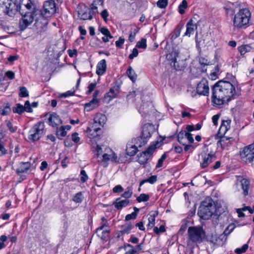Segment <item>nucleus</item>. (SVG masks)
<instances>
[{"mask_svg":"<svg viewBox=\"0 0 254 254\" xmlns=\"http://www.w3.org/2000/svg\"><path fill=\"white\" fill-rule=\"evenodd\" d=\"M100 130V127H95L93 128L90 127L87 128V135L89 139L88 143L91 145L92 148H94V145H96L100 139V135L97 133Z\"/></svg>","mask_w":254,"mask_h":254,"instance_id":"9b49d317","label":"nucleus"},{"mask_svg":"<svg viewBox=\"0 0 254 254\" xmlns=\"http://www.w3.org/2000/svg\"><path fill=\"white\" fill-rule=\"evenodd\" d=\"M101 221V225L97 228L96 231L102 230L105 227H109V224L105 217H102Z\"/></svg>","mask_w":254,"mask_h":254,"instance_id":"a19ab883","label":"nucleus"},{"mask_svg":"<svg viewBox=\"0 0 254 254\" xmlns=\"http://www.w3.org/2000/svg\"><path fill=\"white\" fill-rule=\"evenodd\" d=\"M157 215L158 213L156 212L150 213L149 217L148 218V224L147 225L148 229H151L154 227L155 225V217Z\"/></svg>","mask_w":254,"mask_h":254,"instance_id":"c756f323","label":"nucleus"},{"mask_svg":"<svg viewBox=\"0 0 254 254\" xmlns=\"http://www.w3.org/2000/svg\"><path fill=\"white\" fill-rule=\"evenodd\" d=\"M183 28V25H178L175 28L174 33L172 36V39H176L180 35L181 30Z\"/></svg>","mask_w":254,"mask_h":254,"instance_id":"c9c22d12","label":"nucleus"},{"mask_svg":"<svg viewBox=\"0 0 254 254\" xmlns=\"http://www.w3.org/2000/svg\"><path fill=\"white\" fill-rule=\"evenodd\" d=\"M241 159L246 163H251L254 158V143L245 147L240 151Z\"/></svg>","mask_w":254,"mask_h":254,"instance_id":"9d476101","label":"nucleus"},{"mask_svg":"<svg viewBox=\"0 0 254 254\" xmlns=\"http://www.w3.org/2000/svg\"><path fill=\"white\" fill-rule=\"evenodd\" d=\"M165 230V227L164 225H161L159 228L157 227H155L153 228V232L157 235L159 234L160 233L164 232Z\"/></svg>","mask_w":254,"mask_h":254,"instance_id":"3c124183","label":"nucleus"},{"mask_svg":"<svg viewBox=\"0 0 254 254\" xmlns=\"http://www.w3.org/2000/svg\"><path fill=\"white\" fill-rule=\"evenodd\" d=\"M138 50L136 48H134L132 51V53L129 55V59L132 60L135 57H136L138 56Z\"/></svg>","mask_w":254,"mask_h":254,"instance_id":"052dcab7","label":"nucleus"},{"mask_svg":"<svg viewBox=\"0 0 254 254\" xmlns=\"http://www.w3.org/2000/svg\"><path fill=\"white\" fill-rule=\"evenodd\" d=\"M149 196L148 194H146L145 193H141L140 194L139 196H138L136 198L137 201L138 202H145L149 200Z\"/></svg>","mask_w":254,"mask_h":254,"instance_id":"79ce46f5","label":"nucleus"},{"mask_svg":"<svg viewBox=\"0 0 254 254\" xmlns=\"http://www.w3.org/2000/svg\"><path fill=\"white\" fill-rule=\"evenodd\" d=\"M71 139L75 143H78L80 141V137L78 136V134L76 132L72 133Z\"/></svg>","mask_w":254,"mask_h":254,"instance_id":"680f3d73","label":"nucleus"},{"mask_svg":"<svg viewBox=\"0 0 254 254\" xmlns=\"http://www.w3.org/2000/svg\"><path fill=\"white\" fill-rule=\"evenodd\" d=\"M214 153L210 152L206 153V152L201 153L199 156V160L200 166L202 168L206 167L210 163H211L213 159H215Z\"/></svg>","mask_w":254,"mask_h":254,"instance_id":"4468645a","label":"nucleus"},{"mask_svg":"<svg viewBox=\"0 0 254 254\" xmlns=\"http://www.w3.org/2000/svg\"><path fill=\"white\" fill-rule=\"evenodd\" d=\"M5 76L10 79H13L15 77V74L12 71H7L5 73Z\"/></svg>","mask_w":254,"mask_h":254,"instance_id":"69168bd1","label":"nucleus"},{"mask_svg":"<svg viewBox=\"0 0 254 254\" xmlns=\"http://www.w3.org/2000/svg\"><path fill=\"white\" fill-rule=\"evenodd\" d=\"M188 6V3L186 0H183L182 3L179 5V12L180 14H183L185 13V9Z\"/></svg>","mask_w":254,"mask_h":254,"instance_id":"58836bf2","label":"nucleus"},{"mask_svg":"<svg viewBox=\"0 0 254 254\" xmlns=\"http://www.w3.org/2000/svg\"><path fill=\"white\" fill-rule=\"evenodd\" d=\"M251 13L246 8L239 9L233 19V26L238 29H245L249 26Z\"/></svg>","mask_w":254,"mask_h":254,"instance_id":"f03ea898","label":"nucleus"},{"mask_svg":"<svg viewBox=\"0 0 254 254\" xmlns=\"http://www.w3.org/2000/svg\"><path fill=\"white\" fill-rule=\"evenodd\" d=\"M66 134V131L65 130V127L62 126L60 128L57 130V135L58 137L65 136Z\"/></svg>","mask_w":254,"mask_h":254,"instance_id":"37998d69","label":"nucleus"},{"mask_svg":"<svg viewBox=\"0 0 254 254\" xmlns=\"http://www.w3.org/2000/svg\"><path fill=\"white\" fill-rule=\"evenodd\" d=\"M155 131L154 126L151 124H145L142 127V131L140 136L147 141Z\"/></svg>","mask_w":254,"mask_h":254,"instance_id":"dca6fc26","label":"nucleus"},{"mask_svg":"<svg viewBox=\"0 0 254 254\" xmlns=\"http://www.w3.org/2000/svg\"><path fill=\"white\" fill-rule=\"evenodd\" d=\"M157 181V176H151L148 179L142 180L139 184L140 187L141 186L145 183H149L151 184H153Z\"/></svg>","mask_w":254,"mask_h":254,"instance_id":"72a5a7b5","label":"nucleus"},{"mask_svg":"<svg viewBox=\"0 0 254 254\" xmlns=\"http://www.w3.org/2000/svg\"><path fill=\"white\" fill-rule=\"evenodd\" d=\"M168 5V0H159L157 5L160 8H165Z\"/></svg>","mask_w":254,"mask_h":254,"instance_id":"8fccbe9b","label":"nucleus"},{"mask_svg":"<svg viewBox=\"0 0 254 254\" xmlns=\"http://www.w3.org/2000/svg\"><path fill=\"white\" fill-rule=\"evenodd\" d=\"M96 86V83L95 82L94 83H91L88 85V94H90L94 89V88Z\"/></svg>","mask_w":254,"mask_h":254,"instance_id":"338daca9","label":"nucleus"},{"mask_svg":"<svg viewBox=\"0 0 254 254\" xmlns=\"http://www.w3.org/2000/svg\"><path fill=\"white\" fill-rule=\"evenodd\" d=\"M67 52L70 57H73L74 56H76L77 54V51L76 49H68Z\"/></svg>","mask_w":254,"mask_h":254,"instance_id":"0e129e2a","label":"nucleus"},{"mask_svg":"<svg viewBox=\"0 0 254 254\" xmlns=\"http://www.w3.org/2000/svg\"><path fill=\"white\" fill-rule=\"evenodd\" d=\"M105 151L106 152L103 154L100 159H98L99 161H101L102 162H106L109 160H111L112 162L116 163H122L123 162L120 158H118L117 155L110 148H105Z\"/></svg>","mask_w":254,"mask_h":254,"instance_id":"ddd939ff","label":"nucleus"},{"mask_svg":"<svg viewBox=\"0 0 254 254\" xmlns=\"http://www.w3.org/2000/svg\"><path fill=\"white\" fill-rule=\"evenodd\" d=\"M132 227L133 226L130 223H127L124 225L122 226V230L120 231V233L122 235L129 234Z\"/></svg>","mask_w":254,"mask_h":254,"instance_id":"473e14b6","label":"nucleus"},{"mask_svg":"<svg viewBox=\"0 0 254 254\" xmlns=\"http://www.w3.org/2000/svg\"><path fill=\"white\" fill-rule=\"evenodd\" d=\"M12 111L13 113L20 115L24 112V107L20 104L17 103L15 105V106L13 108Z\"/></svg>","mask_w":254,"mask_h":254,"instance_id":"f704fd0d","label":"nucleus"},{"mask_svg":"<svg viewBox=\"0 0 254 254\" xmlns=\"http://www.w3.org/2000/svg\"><path fill=\"white\" fill-rule=\"evenodd\" d=\"M125 42V39L120 37L119 40L116 42V45L118 48H121Z\"/></svg>","mask_w":254,"mask_h":254,"instance_id":"774afa93","label":"nucleus"},{"mask_svg":"<svg viewBox=\"0 0 254 254\" xmlns=\"http://www.w3.org/2000/svg\"><path fill=\"white\" fill-rule=\"evenodd\" d=\"M106 70V62L105 60H102L97 64L96 66V73L98 75H103Z\"/></svg>","mask_w":254,"mask_h":254,"instance_id":"393cba45","label":"nucleus"},{"mask_svg":"<svg viewBox=\"0 0 254 254\" xmlns=\"http://www.w3.org/2000/svg\"><path fill=\"white\" fill-rule=\"evenodd\" d=\"M251 50V47L248 45H242L239 48V51L242 55H245L246 53L250 52Z\"/></svg>","mask_w":254,"mask_h":254,"instance_id":"4c0bfd02","label":"nucleus"},{"mask_svg":"<svg viewBox=\"0 0 254 254\" xmlns=\"http://www.w3.org/2000/svg\"><path fill=\"white\" fill-rule=\"evenodd\" d=\"M48 122L50 126L52 127H57L62 124V121L60 117L56 113L50 115L48 118Z\"/></svg>","mask_w":254,"mask_h":254,"instance_id":"6ab92c4d","label":"nucleus"},{"mask_svg":"<svg viewBox=\"0 0 254 254\" xmlns=\"http://www.w3.org/2000/svg\"><path fill=\"white\" fill-rule=\"evenodd\" d=\"M209 242L214 245H221L225 242V238L224 235H212L209 238Z\"/></svg>","mask_w":254,"mask_h":254,"instance_id":"aec40b11","label":"nucleus"},{"mask_svg":"<svg viewBox=\"0 0 254 254\" xmlns=\"http://www.w3.org/2000/svg\"><path fill=\"white\" fill-rule=\"evenodd\" d=\"M74 93H75L74 90H69V91L65 92V93H63L61 94L60 97L61 98H66L67 97H69V96L73 95Z\"/></svg>","mask_w":254,"mask_h":254,"instance_id":"864d4df0","label":"nucleus"},{"mask_svg":"<svg viewBox=\"0 0 254 254\" xmlns=\"http://www.w3.org/2000/svg\"><path fill=\"white\" fill-rule=\"evenodd\" d=\"M136 47L138 48L145 49L147 47L146 40L144 38H142L137 43Z\"/></svg>","mask_w":254,"mask_h":254,"instance_id":"49530a36","label":"nucleus"},{"mask_svg":"<svg viewBox=\"0 0 254 254\" xmlns=\"http://www.w3.org/2000/svg\"><path fill=\"white\" fill-rule=\"evenodd\" d=\"M103 2L102 0H94L92 4L91 8H87L84 12L79 13L80 15V18L83 20H91L92 19L93 15L98 13L97 7L95 5L98 4H103Z\"/></svg>","mask_w":254,"mask_h":254,"instance_id":"1a4fd4ad","label":"nucleus"},{"mask_svg":"<svg viewBox=\"0 0 254 254\" xmlns=\"http://www.w3.org/2000/svg\"><path fill=\"white\" fill-rule=\"evenodd\" d=\"M45 133V124L44 122L40 121L34 124L30 128L28 139L33 142L39 140Z\"/></svg>","mask_w":254,"mask_h":254,"instance_id":"0eeeda50","label":"nucleus"},{"mask_svg":"<svg viewBox=\"0 0 254 254\" xmlns=\"http://www.w3.org/2000/svg\"><path fill=\"white\" fill-rule=\"evenodd\" d=\"M24 107V110L28 113L32 112V109L31 108L30 104L29 101H26L25 102Z\"/></svg>","mask_w":254,"mask_h":254,"instance_id":"13d9d810","label":"nucleus"},{"mask_svg":"<svg viewBox=\"0 0 254 254\" xmlns=\"http://www.w3.org/2000/svg\"><path fill=\"white\" fill-rule=\"evenodd\" d=\"M30 167V163L29 162H22L20 164L17 171L18 173H25Z\"/></svg>","mask_w":254,"mask_h":254,"instance_id":"7c9ffc66","label":"nucleus"},{"mask_svg":"<svg viewBox=\"0 0 254 254\" xmlns=\"http://www.w3.org/2000/svg\"><path fill=\"white\" fill-rule=\"evenodd\" d=\"M129 203V200L128 199H121V198H118L113 204L117 209H121L123 207L127 206Z\"/></svg>","mask_w":254,"mask_h":254,"instance_id":"b1692460","label":"nucleus"},{"mask_svg":"<svg viewBox=\"0 0 254 254\" xmlns=\"http://www.w3.org/2000/svg\"><path fill=\"white\" fill-rule=\"evenodd\" d=\"M209 88L207 80L203 78L198 84L196 92L199 95L207 96L209 94Z\"/></svg>","mask_w":254,"mask_h":254,"instance_id":"2eb2a0df","label":"nucleus"},{"mask_svg":"<svg viewBox=\"0 0 254 254\" xmlns=\"http://www.w3.org/2000/svg\"><path fill=\"white\" fill-rule=\"evenodd\" d=\"M100 31L104 36H108L110 39L113 38V36L111 35L110 32L106 27H102L100 29Z\"/></svg>","mask_w":254,"mask_h":254,"instance_id":"09e8293b","label":"nucleus"},{"mask_svg":"<svg viewBox=\"0 0 254 254\" xmlns=\"http://www.w3.org/2000/svg\"><path fill=\"white\" fill-rule=\"evenodd\" d=\"M215 206L213 201L210 198H206L199 207L198 214L203 219L207 220L213 214Z\"/></svg>","mask_w":254,"mask_h":254,"instance_id":"20e7f679","label":"nucleus"},{"mask_svg":"<svg viewBox=\"0 0 254 254\" xmlns=\"http://www.w3.org/2000/svg\"><path fill=\"white\" fill-rule=\"evenodd\" d=\"M235 93V88L229 81H219L212 88V102L215 106L220 107L227 103Z\"/></svg>","mask_w":254,"mask_h":254,"instance_id":"f257e3e1","label":"nucleus"},{"mask_svg":"<svg viewBox=\"0 0 254 254\" xmlns=\"http://www.w3.org/2000/svg\"><path fill=\"white\" fill-rule=\"evenodd\" d=\"M132 190L130 188L128 187L127 190L122 194V196L125 197L126 199H128V198L132 196Z\"/></svg>","mask_w":254,"mask_h":254,"instance_id":"c03bdc74","label":"nucleus"},{"mask_svg":"<svg viewBox=\"0 0 254 254\" xmlns=\"http://www.w3.org/2000/svg\"><path fill=\"white\" fill-rule=\"evenodd\" d=\"M6 126L11 133L15 132L17 129V127H13L12 123L9 121L7 122Z\"/></svg>","mask_w":254,"mask_h":254,"instance_id":"4d7b16f0","label":"nucleus"},{"mask_svg":"<svg viewBox=\"0 0 254 254\" xmlns=\"http://www.w3.org/2000/svg\"><path fill=\"white\" fill-rule=\"evenodd\" d=\"M164 140V138L160 136L157 141L152 143L144 151L137 155V161L140 164L146 163L155 149L162 145Z\"/></svg>","mask_w":254,"mask_h":254,"instance_id":"39448f33","label":"nucleus"},{"mask_svg":"<svg viewBox=\"0 0 254 254\" xmlns=\"http://www.w3.org/2000/svg\"><path fill=\"white\" fill-rule=\"evenodd\" d=\"M83 196L81 192L76 193L72 198V200L75 203H81L83 200Z\"/></svg>","mask_w":254,"mask_h":254,"instance_id":"e433bc0d","label":"nucleus"},{"mask_svg":"<svg viewBox=\"0 0 254 254\" xmlns=\"http://www.w3.org/2000/svg\"><path fill=\"white\" fill-rule=\"evenodd\" d=\"M19 95L21 97H26L28 96V91L25 87L23 86L20 88Z\"/></svg>","mask_w":254,"mask_h":254,"instance_id":"de8ad7c7","label":"nucleus"},{"mask_svg":"<svg viewBox=\"0 0 254 254\" xmlns=\"http://www.w3.org/2000/svg\"><path fill=\"white\" fill-rule=\"evenodd\" d=\"M56 0H47L43 4V10L41 14L45 17L52 16L56 12Z\"/></svg>","mask_w":254,"mask_h":254,"instance_id":"f8f14e48","label":"nucleus"},{"mask_svg":"<svg viewBox=\"0 0 254 254\" xmlns=\"http://www.w3.org/2000/svg\"><path fill=\"white\" fill-rule=\"evenodd\" d=\"M231 122V121L230 120L223 121L219 128L217 136L221 138L218 141L217 144L218 145H220L222 148H224L225 146L228 145V143L231 139V138L223 137V136L230 129Z\"/></svg>","mask_w":254,"mask_h":254,"instance_id":"6e6552de","label":"nucleus"},{"mask_svg":"<svg viewBox=\"0 0 254 254\" xmlns=\"http://www.w3.org/2000/svg\"><path fill=\"white\" fill-rule=\"evenodd\" d=\"M136 212H132L131 214H129L126 215L125 219L127 221H129L131 219H134L137 216Z\"/></svg>","mask_w":254,"mask_h":254,"instance_id":"bf43d9fd","label":"nucleus"},{"mask_svg":"<svg viewBox=\"0 0 254 254\" xmlns=\"http://www.w3.org/2000/svg\"><path fill=\"white\" fill-rule=\"evenodd\" d=\"M249 248L247 244H244L241 248H237L235 250V253L237 254H241L245 253Z\"/></svg>","mask_w":254,"mask_h":254,"instance_id":"ea45409f","label":"nucleus"},{"mask_svg":"<svg viewBox=\"0 0 254 254\" xmlns=\"http://www.w3.org/2000/svg\"><path fill=\"white\" fill-rule=\"evenodd\" d=\"M20 7L17 0H0V10L9 16L15 14Z\"/></svg>","mask_w":254,"mask_h":254,"instance_id":"423d86ee","label":"nucleus"},{"mask_svg":"<svg viewBox=\"0 0 254 254\" xmlns=\"http://www.w3.org/2000/svg\"><path fill=\"white\" fill-rule=\"evenodd\" d=\"M186 31L185 36H190L194 33V30L197 29V25L193 22L192 19H190L186 25Z\"/></svg>","mask_w":254,"mask_h":254,"instance_id":"4be33fe9","label":"nucleus"},{"mask_svg":"<svg viewBox=\"0 0 254 254\" xmlns=\"http://www.w3.org/2000/svg\"><path fill=\"white\" fill-rule=\"evenodd\" d=\"M107 120L106 116L101 113H97L94 118V125L95 127L97 126L103 127Z\"/></svg>","mask_w":254,"mask_h":254,"instance_id":"a211bd4d","label":"nucleus"},{"mask_svg":"<svg viewBox=\"0 0 254 254\" xmlns=\"http://www.w3.org/2000/svg\"><path fill=\"white\" fill-rule=\"evenodd\" d=\"M127 74L129 79L134 82L137 78V74L131 66H129L127 70Z\"/></svg>","mask_w":254,"mask_h":254,"instance_id":"2f4dec72","label":"nucleus"},{"mask_svg":"<svg viewBox=\"0 0 254 254\" xmlns=\"http://www.w3.org/2000/svg\"><path fill=\"white\" fill-rule=\"evenodd\" d=\"M167 158V155L165 153L163 154L161 157L158 160V163L156 165V168H160L162 166L163 162Z\"/></svg>","mask_w":254,"mask_h":254,"instance_id":"6e6d98bb","label":"nucleus"},{"mask_svg":"<svg viewBox=\"0 0 254 254\" xmlns=\"http://www.w3.org/2000/svg\"><path fill=\"white\" fill-rule=\"evenodd\" d=\"M132 142L135 144L136 146L138 148L143 146L146 144L148 141L141 136H139L133 139Z\"/></svg>","mask_w":254,"mask_h":254,"instance_id":"c85d7f7f","label":"nucleus"},{"mask_svg":"<svg viewBox=\"0 0 254 254\" xmlns=\"http://www.w3.org/2000/svg\"><path fill=\"white\" fill-rule=\"evenodd\" d=\"M99 106V101L96 98H93L89 103H86L85 108L87 112H89Z\"/></svg>","mask_w":254,"mask_h":254,"instance_id":"cd10ccee","label":"nucleus"},{"mask_svg":"<svg viewBox=\"0 0 254 254\" xmlns=\"http://www.w3.org/2000/svg\"><path fill=\"white\" fill-rule=\"evenodd\" d=\"M238 6L239 5L237 3H228L224 7L226 14L230 16L233 15Z\"/></svg>","mask_w":254,"mask_h":254,"instance_id":"412c9836","label":"nucleus"},{"mask_svg":"<svg viewBox=\"0 0 254 254\" xmlns=\"http://www.w3.org/2000/svg\"><path fill=\"white\" fill-rule=\"evenodd\" d=\"M11 109L9 106H5L2 109L0 110V114L2 116L8 115L10 112Z\"/></svg>","mask_w":254,"mask_h":254,"instance_id":"5fc2aeb1","label":"nucleus"},{"mask_svg":"<svg viewBox=\"0 0 254 254\" xmlns=\"http://www.w3.org/2000/svg\"><path fill=\"white\" fill-rule=\"evenodd\" d=\"M186 134L187 132L185 131H181L178 135V140L179 142L182 144L183 145H185V143L184 142L183 140L186 137Z\"/></svg>","mask_w":254,"mask_h":254,"instance_id":"a18cd8bd","label":"nucleus"},{"mask_svg":"<svg viewBox=\"0 0 254 254\" xmlns=\"http://www.w3.org/2000/svg\"><path fill=\"white\" fill-rule=\"evenodd\" d=\"M120 87L119 85H116L110 88V91L107 93L105 98L107 99L108 101H110L114 98L117 97L120 92Z\"/></svg>","mask_w":254,"mask_h":254,"instance_id":"f3484780","label":"nucleus"},{"mask_svg":"<svg viewBox=\"0 0 254 254\" xmlns=\"http://www.w3.org/2000/svg\"><path fill=\"white\" fill-rule=\"evenodd\" d=\"M7 239V237L5 235H1L0 237V250L3 249L5 247V245L4 242Z\"/></svg>","mask_w":254,"mask_h":254,"instance_id":"603ef678","label":"nucleus"},{"mask_svg":"<svg viewBox=\"0 0 254 254\" xmlns=\"http://www.w3.org/2000/svg\"><path fill=\"white\" fill-rule=\"evenodd\" d=\"M188 245L190 243L200 244L203 242L205 237V232L201 227H190L188 230Z\"/></svg>","mask_w":254,"mask_h":254,"instance_id":"7ed1b4c3","label":"nucleus"},{"mask_svg":"<svg viewBox=\"0 0 254 254\" xmlns=\"http://www.w3.org/2000/svg\"><path fill=\"white\" fill-rule=\"evenodd\" d=\"M124 189L121 185L116 186L113 189V191L115 193H118L123 191Z\"/></svg>","mask_w":254,"mask_h":254,"instance_id":"e2e57ef3","label":"nucleus"},{"mask_svg":"<svg viewBox=\"0 0 254 254\" xmlns=\"http://www.w3.org/2000/svg\"><path fill=\"white\" fill-rule=\"evenodd\" d=\"M237 181H240L241 183L242 188L243 190V193L244 195H247L248 194L250 182L247 179H242L241 176H238Z\"/></svg>","mask_w":254,"mask_h":254,"instance_id":"5701e85b","label":"nucleus"},{"mask_svg":"<svg viewBox=\"0 0 254 254\" xmlns=\"http://www.w3.org/2000/svg\"><path fill=\"white\" fill-rule=\"evenodd\" d=\"M105 148L107 147L105 146H100L97 144L94 145V148H92V151L95 153L98 159H100L103 154L106 152L105 151Z\"/></svg>","mask_w":254,"mask_h":254,"instance_id":"bb28decb","label":"nucleus"},{"mask_svg":"<svg viewBox=\"0 0 254 254\" xmlns=\"http://www.w3.org/2000/svg\"><path fill=\"white\" fill-rule=\"evenodd\" d=\"M137 147L132 142H129L127 145L126 152L127 154L132 156L137 152Z\"/></svg>","mask_w":254,"mask_h":254,"instance_id":"a878e982","label":"nucleus"}]
</instances>
